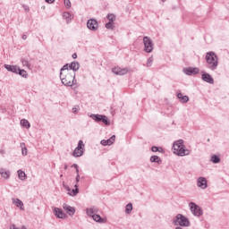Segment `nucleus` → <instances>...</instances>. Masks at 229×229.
I'll use <instances>...</instances> for the list:
<instances>
[{
  "mask_svg": "<svg viewBox=\"0 0 229 229\" xmlns=\"http://www.w3.org/2000/svg\"><path fill=\"white\" fill-rule=\"evenodd\" d=\"M60 80L64 87H74L78 89V81H76V73L71 71L60 72Z\"/></svg>",
  "mask_w": 229,
  "mask_h": 229,
  "instance_id": "nucleus-1",
  "label": "nucleus"
},
{
  "mask_svg": "<svg viewBox=\"0 0 229 229\" xmlns=\"http://www.w3.org/2000/svg\"><path fill=\"white\" fill-rule=\"evenodd\" d=\"M206 62L207 67L210 71H216V69H217V65H219V59L217 57V55H216V53L212 51L206 54Z\"/></svg>",
  "mask_w": 229,
  "mask_h": 229,
  "instance_id": "nucleus-2",
  "label": "nucleus"
},
{
  "mask_svg": "<svg viewBox=\"0 0 229 229\" xmlns=\"http://www.w3.org/2000/svg\"><path fill=\"white\" fill-rule=\"evenodd\" d=\"M173 149L174 155L178 157H187L191 154V150L187 149L184 144H173Z\"/></svg>",
  "mask_w": 229,
  "mask_h": 229,
  "instance_id": "nucleus-3",
  "label": "nucleus"
},
{
  "mask_svg": "<svg viewBox=\"0 0 229 229\" xmlns=\"http://www.w3.org/2000/svg\"><path fill=\"white\" fill-rule=\"evenodd\" d=\"M89 117L93 119L95 123H103L106 126H110V120H108V117L105 114H91Z\"/></svg>",
  "mask_w": 229,
  "mask_h": 229,
  "instance_id": "nucleus-4",
  "label": "nucleus"
},
{
  "mask_svg": "<svg viewBox=\"0 0 229 229\" xmlns=\"http://www.w3.org/2000/svg\"><path fill=\"white\" fill-rule=\"evenodd\" d=\"M189 207L191 214H193L195 217H201V216H203V209L198 204L190 202Z\"/></svg>",
  "mask_w": 229,
  "mask_h": 229,
  "instance_id": "nucleus-5",
  "label": "nucleus"
},
{
  "mask_svg": "<svg viewBox=\"0 0 229 229\" xmlns=\"http://www.w3.org/2000/svg\"><path fill=\"white\" fill-rule=\"evenodd\" d=\"M174 224L179 225V226H191V221H189V218L182 214H178L175 216Z\"/></svg>",
  "mask_w": 229,
  "mask_h": 229,
  "instance_id": "nucleus-6",
  "label": "nucleus"
},
{
  "mask_svg": "<svg viewBox=\"0 0 229 229\" xmlns=\"http://www.w3.org/2000/svg\"><path fill=\"white\" fill-rule=\"evenodd\" d=\"M143 44L145 53H153V49H155V45L153 44V40H151L149 37H143Z\"/></svg>",
  "mask_w": 229,
  "mask_h": 229,
  "instance_id": "nucleus-7",
  "label": "nucleus"
},
{
  "mask_svg": "<svg viewBox=\"0 0 229 229\" xmlns=\"http://www.w3.org/2000/svg\"><path fill=\"white\" fill-rule=\"evenodd\" d=\"M83 153H85V144H78L72 152V156L75 157H83Z\"/></svg>",
  "mask_w": 229,
  "mask_h": 229,
  "instance_id": "nucleus-8",
  "label": "nucleus"
},
{
  "mask_svg": "<svg viewBox=\"0 0 229 229\" xmlns=\"http://www.w3.org/2000/svg\"><path fill=\"white\" fill-rule=\"evenodd\" d=\"M129 71L130 70L128 68H121L119 66L114 67L112 69V72L117 76H124V74H128Z\"/></svg>",
  "mask_w": 229,
  "mask_h": 229,
  "instance_id": "nucleus-9",
  "label": "nucleus"
},
{
  "mask_svg": "<svg viewBox=\"0 0 229 229\" xmlns=\"http://www.w3.org/2000/svg\"><path fill=\"white\" fill-rule=\"evenodd\" d=\"M87 26L91 31H98V21H96L95 19L89 20L87 22Z\"/></svg>",
  "mask_w": 229,
  "mask_h": 229,
  "instance_id": "nucleus-10",
  "label": "nucleus"
},
{
  "mask_svg": "<svg viewBox=\"0 0 229 229\" xmlns=\"http://www.w3.org/2000/svg\"><path fill=\"white\" fill-rule=\"evenodd\" d=\"M201 80L209 85H214V78L209 73L202 72Z\"/></svg>",
  "mask_w": 229,
  "mask_h": 229,
  "instance_id": "nucleus-11",
  "label": "nucleus"
},
{
  "mask_svg": "<svg viewBox=\"0 0 229 229\" xmlns=\"http://www.w3.org/2000/svg\"><path fill=\"white\" fill-rule=\"evenodd\" d=\"M54 215L58 219H65V217H67V215L60 208H54Z\"/></svg>",
  "mask_w": 229,
  "mask_h": 229,
  "instance_id": "nucleus-12",
  "label": "nucleus"
},
{
  "mask_svg": "<svg viewBox=\"0 0 229 229\" xmlns=\"http://www.w3.org/2000/svg\"><path fill=\"white\" fill-rule=\"evenodd\" d=\"M86 214L89 217H94L96 214H99V209L96 207L87 208Z\"/></svg>",
  "mask_w": 229,
  "mask_h": 229,
  "instance_id": "nucleus-13",
  "label": "nucleus"
},
{
  "mask_svg": "<svg viewBox=\"0 0 229 229\" xmlns=\"http://www.w3.org/2000/svg\"><path fill=\"white\" fill-rule=\"evenodd\" d=\"M197 187H199V189H207V187H208V184L207 183V178L199 177L197 180Z\"/></svg>",
  "mask_w": 229,
  "mask_h": 229,
  "instance_id": "nucleus-14",
  "label": "nucleus"
},
{
  "mask_svg": "<svg viewBox=\"0 0 229 229\" xmlns=\"http://www.w3.org/2000/svg\"><path fill=\"white\" fill-rule=\"evenodd\" d=\"M63 208L65 210L66 214H69L70 216H74V214H76V209L68 204H63Z\"/></svg>",
  "mask_w": 229,
  "mask_h": 229,
  "instance_id": "nucleus-15",
  "label": "nucleus"
},
{
  "mask_svg": "<svg viewBox=\"0 0 229 229\" xmlns=\"http://www.w3.org/2000/svg\"><path fill=\"white\" fill-rule=\"evenodd\" d=\"M4 69H6V71H8L9 72H13L14 74H17L20 68L17 65H10V64H4Z\"/></svg>",
  "mask_w": 229,
  "mask_h": 229,
  "instance_id": "nucleus-16",
  "label": "nucleus"
},
{
  "mask_svg": "<svg viewBox=\"0 0 229 229\" xmlns=\"http://www.w3.org/2000/svg\"><path fill=\"white\" fill-rule=\"evenodd\" d=\"M69 69H70V71H73L72 72L76 73V71H80V63H78L76 61L72 62L69 65Z\"/></svg>",
  "mask_w": 229,
  "mask_h": 229,
  "instance_id": "nucleus-17",
  "label": "nucleus"
},
{
  "mask_svg": "<svg viewBox=\"0 0 229 229\" xmlns=\"http://www.w3.org/2000/svg\"><path fill=\"white\" fill-rule=\"evenodd\" d=\"M13 203L20 210H24V202L20 199H13Z\"/></svg>",
  "mask_w": 229,
  "mask_h": 229,
  "instance_id": "nucleus-18",
  "label": "nucleus"
},
{
  "mask_svg": "<svg viewBox=\"0 0 229 229\" xmlns=\"http://www.w3.org/2000/svg\"><path fill=\"white\" fill-rule=\"evenodd\" d=\"M177 98L180 103H189V96L183 95L182 93H177Z\"/></svg>",
  "mask_w": 229,
  "mask_h": 229,
  "instance_id": "nucleus-19",
  "label": "nucleus"
},
{
  "mask_svg": "<svg viewBox=\"0 0 229 229\" xmlns=\"http://www.w3.org/2000/svg\"><path fill=\"white\" fill-rule=\"evenodd\" d=\"M0 174L2 176V178H4V180H9L10 179V171H6L4 170V168H1L0 169Z\"/></svg>",
  "mask_w": 229,
  "mask_h": 229,
  "instance_id": "nucleus-20",
  "label": "nucleus"
},
{
  "mask_svg": "<svg viewBox=\"0 0 229 229\" xmlns=\"http://www.w3.org/2000/svg\"><path fill=\"white\" fill-rule=\"evenodd\" d=\"M21 126H22V128H26V130H30V128H31V124L27 119L21 120Z\"/></svg>",
  "mask_w": 229,
  "mask_h": 229,
  "instance_id": "nucleus-21",
  "label": "nucleus"
},
{
  "mask_svg": "<svg viewBox=\"0 0 229 229\" xmlns=\"http://www.w3.org/2000/svg\"><path fill=\"white\" fill-rule=\"evenodd\" d=\"M115 142V135H113L111 138L107 140H102L100 144H114Z\"/></svg>",
  "mask_w": 229,
  "mask_h": 229,
  "instance_id": "nucleus-22",
  "label": "nucleus"
},
{
  "mask_svg": "<svg viewBox=\"0 0 229 229\" xmlns=\"http://www.w3.org/2000/svg\"><path fill=\"white\" fill-rule=\"evenodd\" d=\"M210 162L213 164H219V162H221V157L217 155H213L211 156Z\"/></svg>",
  "mask_w": 229,
  "mask_h": 229,
  "instance_id": "nucleus-23",
  "label": "nucleus"
},
{
  "mask_svg": "<svg viewBox=\"0 0 229 229\" xmlns=\"http://www.w3.org/2000/svg\"><path fill=\"white\" fill-rule=\"evenodd\" d=\"M75 189L72 190V192H68L69 196H78V193L80 192V190L78 189V183L74 185Z\"/></svg>",
  "mask_w": 229,
  "mask_h": 229,
  "instance_id": "nucleus-24",
  "label": "nucleus"
},
{
  "mask_svg": "<svg viewBox=\"0 0 229 229\" xmlns=\"http://www.w3.org/2000/svg\"><path fill=\"white\" fill-rule=\"evenodd\" d=\"M133 210V204L131 202L128 203L125 207V214L130 215Z\"/></svg>",
  "mask_w": 229,
  "mask_h": 229,
  "instance_id": "nucleus-25",
  "label": "nucleus"
},
{
  "mask_svg": "<svg viewBox=\"0 0 229 229\" xmlns=\"http://www.w3.org/2000/svg\"><path fill=\"white\" fill-rule=\"evenodd\" d=\"M91 218H93V221H96V223H105V219L98 214L94 215Z\"/></svg>",
  "mask_w": 229,
  "mask_h": 229,
  "instance_id": "nucleus-26",
  "label": "nucleus"
},
{
  "mask_svg": "<svg viewBox=\"0 0 229 229\" xmlns=\"http://www.w3.org/2000/svg\"><path fill=\"white\" fill-rule=\"evenodd\" d=\"M16 74H19V76H21V78H28V72H26V70L21 69V67L19 68Z\"/></svg>",
  "mask_w": 229,
  "mask_h": 229,
  "instance_id": "nucleus-27",
  "label": "nucleus"
},
{
  "mask_svg": "<svg viewBox=\"0 0 229 229\" xmlns=\"http://www.w3.org/2000/svg\"><path fill=\"white\" fill-rule=\"evenodd\" d=\"M18 178L21 180V182H24V180H26V173L22 170H18Z\"/></svg>",
  "mask_w": 229,
  "mask_h": 229,
  "instance_id": "nucleus-28",
  "label": "nucleus"
},
{
  "mask_svg": "<svg viewBox=\"0 0 229 229\" xmlns=\"http://www.w3.org/2000/svg\"><path fill=\"white\" fill-rule=\"evenodd\" d=\"M150 162H155L156 164H162V159L158 156H152L150 157Z\"/></svg>",
  "mask_w": 229,
  "mask_h": 229,
  "instance_id": "nucleus-29",
  "label": "nucleus"
},
{
  "mask_svg": "<svg viewBox=\"0 0 229 229\" xmlns=\"http://www.w3.org/2000/svg\"><path fill=\"white\" fill-rule=\"evenodd\" d=\"M151 151H153V153H157V151H158V153H164V148H162V147L153 146Z\"/></svg>",
  "mask_w": 229,
  "mask_h": 229,
  "instance_id": "nucleus-30",
  "label": "nucleus"
},
{
  "mask_svg": "<svg viewBox=\"0 0 229 229\" xmlns=\"http://www.w3.org/2000/svg\"><path fill=\"white\" fill-rule=\"evenodd\" d=\"M183 72L187 74V76H192V67L183 69Z\"/></svg>",
  "mask_w": 229,
  "mask_h": 229,
  "instance_id": "nucleus-31",
  "label": "nucleus"
},
{
  "mask_svg": "<svg viewBox=\"0 0 229 229\" xmlns=\"http://www.w3.org/2000/svg\"><path fill=\"white\" fill-rule=\"evenodd\" d=\"M21 62L23 67H28V68H30V61H28L27 58L21 59Z\"/></svg>",
  "mask_w": 229,
  "mask_h": 229,
  "instance_id": "nucleus-32",
  "label": "nucleus"
},
{
  "mask_svg": "<svg viewBox=\"0 0 229 229\" xmlns=\"http://www.w3.org/2000/svg\"><path fill=\"white\" fill-rule=\"evenodd\" d=\"M66 71H71V70H69V64H64V65L61 68L60 72H66Z\"/></svg>",
  "mask_w": 229,
  "mask_h": 229,
  "instance_id": "nucleus-33",
  "label": "nucleus"
},
{
  "mask_svg": "<svg viewBox=\"0 0 229 229\" xmlns=\"http://www.w3.org/2000/svg\"><path fill=\"white\" fill-rule=\"evenodd\" d=\"M106 19H108L109 22H114V21H115V15L107 14Z\"/></svg>",
  "mask_w": 229,
  "mask_h": 229,
  "instance_id": "nucleus-34",
  "label": "nucleus"
},
{
  "mask_svg": "<svg viewBox=\"0 0 229 229\" xmlns=\"http://www.w3.org/2000/svg\"><path fill=\"white\" fill-rule=\"evenodd\" d=\"M63 17H64V19H65V21H66L67 22H69V19H71V13H63Z\"/></svg>",
  "mask_w": 229,
  "mask_h": 229,
  "instance_id": "nucleus-35",
  "label": "nucleus"
},
{
  "mask_svg": "<svg viewBox=\"0 0 229 229\" xmlns=\"http://www.w3.org/2000/svg\"><path fill=\"white\" fill-rule=\"evenodd\" d=\"M106 30H114V22L109 21V22L106 23Z\"/></svg>",
  "mask_w": 229,
  "mask_h": 229,
  "instance_id": "nucleus-36",
  "label": "nucleus"
},
{
  "mask_svg": "<svg viewBox=\"0 0 229 229\" xmlns=\"http://www.w3.org/2000/svg\"><path fill=\"white\" fill-rule=\"evenodd\" d=\"M21 155L26 157L28 155V148L26 147L21 146Z\"/></svg>",
  "mask_w": 229,
  "mask_h": 229,
  "instance_id": "nucleus-37",
  "label": "nucleus"
},
{
  "mask_svg": "<svg viewBox=\"0 0 229 229\" xmlns=\"http://www.w3.org/2000/svg\"><path fill=\"white\" fill-rule=\"evenodd\" d=\"M151 64H153V56L148 59L147 67H151Z\"/></svg>",
  "mask_w": 229,
  "mask_h": 229,
  "instance_id": "nucleus-38",
  "label": "nucleus"
},
{
  "mask_svg": "<svg viewBox=\"0 0 229 229\" xmlns=\"http://www.w3.org/2000/svg\"><path fill=\"white\" fill-rule=\"evenodd\" d=\"M64 5L66 8H71V0H64Z\"/></svg>",
  "mask_w": 229,
  "mask_h": 229,
  "instance_id": "nucleus-39",
  "label": "nucleus"
},
{
  "mask_svg": "<svg viewBox=\"0 0 229 229\" xmlns=\"http://www.w3.org/2000/svg\"><path fill=\"white\" fill-rule=\"evenodd\" d=\"M192 73L194 74V75H196V74H199V68H192Z\"/></svg>",
  "mask_w": 229,
  "mask_h": 229,
  "instance_id": "nucleus-40",
  "label": "nucleus"
},
{
  "mask_svg": "<svg viewBox=\"0 0 229 229\" xmlns=\"http://www.w3.org/2000/svg\"><path fill=\"white\" fill-rule=\"evenodd\" d=\"M22 8L23 10H25L26 13L30 12V6H28L27 4H22Z\"/></svg>",
  "mask_w": 229,
  "mask_h": 229,
  "instance_id": "nucleus-41",
  "label": "nucleus"
},
{
  "mask_svg": "<svg viewBox=\"0 0 229 229\" xmlns=\"http://www.w3.org/2000/svg\"><path fill=\"white\" fill-rule=\"evenodd\" d=\"M183 140H178L173 142V144H183Z\"/></svg>",
  "mask_w": 229,
  "mask_h": 229,
  "instance_id": "nucleus-42",
  "label": "nucleus"
},
{
  "mask_svg": "<svg viewBox=\"0 0 229 229\" xmlns=\"http://www.w3.org/2000/svg\"><path fill=\"white\" fill-rule=\"evenodd\" d=\"M75 182H76L77 185H78V183H80V174H78L76 175V177H75Z\"/></svg>",
  "mask_w": 229,
  "mask_h": 229,
  "instance_id": "nucleus-43",
  "label": "nucleus"
},
{
  "mask_svg": "<svg viewBox=\"0 0 229 229\" xmlns=\"http://www.w3.org/2000/svg\"><path fill=\"white\" fill-rule=\"evenodd\" d=\"M11 229H28V228H26V226H22L21 228H18L17 226H15V225H13Z\"/></svg>",
  "mask_w": 229,
  "mask_h": 229,
  "instance_id": "nucleus-44",
  "label": "nucleus"
},
{
  "mask_svg": "<svg viewBox=\"0 0 229 229\" xmlns=\"http://www.w3.org/2000/svg\"><path fill=\"white\" fill-rule=\"evenodd\" d=\"M72 113L73 114H78V107H73L72 108Z\"/></svg>",
  "mask_w": 229,
  "mask_h": 229,
  "instance_id": "nucleus-45",
  "label": "nucleus"
},
{
  "mask_svg": "<svg viewBox=\"0 0 229 229\" xmlns=\"http://www.w3.org/2000/svg\"><path fill=\"white\" fill-rule=\"evenodd\" d=\"M45 1H46V3H48L49 4L55 3V0H45Z\"/></svg>",
  "mask_w": 229,
  "mask_h": 229,
  "instance_id": "nucleus-46",
  "label": "nucleus"
},
{
  "mask_svg": "<svg viewBox=\"0 0 229 229\" xmlns=\"http://www.w3.org/2000/svg\"><path fill=\"white\" fill-rule=\"evenodd\" d=\"M72 57L76 60V58H78V55L76 53L72 54Z\"/></svg>",
  "mask_w": 229,
  "mask_h": 229,
  "instance_id": "nucleus-47",
  "label": "nucleus"
},
{
  "mask_svg": "<svg viewBox=\"0 0 229 229\" xmlns=\"http://www.w3.org/2000/svg\"><path fill=\"white\" fill-rule=\"evenodd\" d=\"M21 38H22L23 40H26V38H28V36H27L26 34H23L22 37H21Z\"/></svg>",
  "mask_w": 229,
  "mask_h": 229,
  "instance_id": "nucleus-48",
  "label": "nucleus"
},
{
  "mask_svg": "<svg viewBox=\"0 0 229 229\" xmlns=\"http://www.w3.org/2000/svg\"><path fill=\"white\" fill-rule=\"evenodd\" d=\"M65 187V189H66V191H68V192H71V188L69 187V186H64Z\"/></svg>",
  "mask_w": 229,
  "mask_h": 229,
  "instance_id": "nucleus-49",
  "label": "nucleus"
},
{
  "mask_svg": "<svg viewBox=\"0 0 229 229\" xmlns=\"http://www.w3.org/2000/svg\"><path fill=\"white\" fill-rule=\"evenodd\" d=\"M4 153H5V152H4V149H0V154H1V155H4Z\"/></svg>",
  "mask_w": 229,
  "mask_h": 229,
  "instance_id": "nucleus-50",
  "label": "nucleus"
},
{
  "mask_svg": "<svg viewBox=\"0 0 229 229\" xmlns=\"http://www.w3.org/2000/svg\"><path fill=\"white\" fill-rule=\"evenodd\" d=\"M73 167H74L75 169H78V165H77V164H74V165H73Z\"/></svg>",
  "mask_w": 229,
  "mask_h": 229,
  "instance_id": "nucleus-51",
  "label": "nucleus"
},
{
  "mask_svg": "<svg viewBox=\"0 0 229 229\" xmlns=\"http://www.w3.org/2000/svg\"><path fill=\"white\" fill-rule=\"evenodd\" d=\"M76 173H77V174H80V169L79 168H76Z\"/></svg>",
  "mask_w": 229,
  "mask_h": 229,
  "instance_id": "nucleus-52",
  "label": "nucleus"
},
{
  "mask_svg": "<svg viewBox=\"0 0 229 229\" xmlns=\"http://www.w3.org/2000/svg\"><path fill=\"white\" fill-rule=\"evenodd\" d=\"M78 144H83V140H79Z\"/></svg>",
  "mask_w": 229,
  "mask_h": 229,
  "instance_id": "nucleus-53",
  "label": "nucleus"
},
{
  "mask_svg": "<svg viewBox=\"0 0 229 229\" xmlns=\"http://www.w3.org/2000/svg\"><path fill=\"white\" fill-rule=\"evenodd\" d=\"M162 1V3H165V0H161Z\"/></svg>",
  "mask_w": 229,
  "mask_h": 229,
  "instance_id": "nucleus-54",
  "label": "nucleus"
}]
</instances>
